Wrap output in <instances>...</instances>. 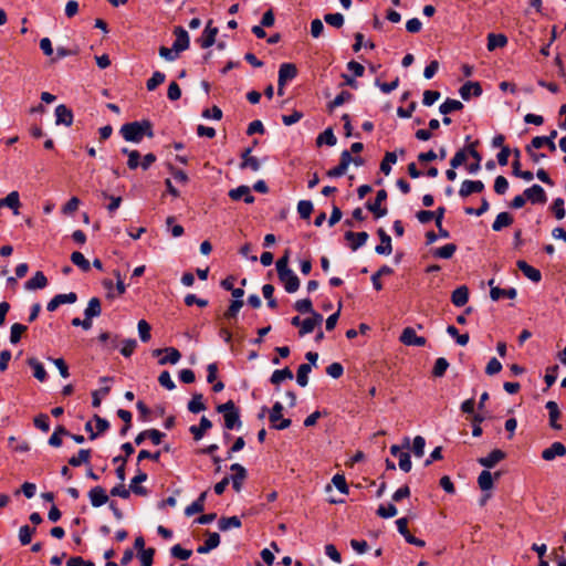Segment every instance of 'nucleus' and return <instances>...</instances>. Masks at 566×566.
Here are the masks:
<instances>
[{"label":"nucleus","instance_id":"2","mask_svg":"<svg viewBox=\"0 0 566 566\" xmlns=\"http://www.w3.org/2000/svg\"><path fill=\"white\" fill-rule=\"evenodd\" d=\"M216 409L223 415L224 427L228 430L241 427L240 412L232 400L218 405Z\"/></svg>","mask_w":566,"mask_h":566},{"label":"nucleus","instance_id":"13","mask_svg":"<svg viewBox=\"0 0 566 566\" xmlns=\"http://www.w3.org/2000/svg\"><path fill=\"white\" fill-rule=\"evenodd\" d=\"M494 284V280L491 279L489 281V285L491 287V291H490V296L493 301H499L501 297H507V298H515L516 295H517V292L514 287H510V289H501L499 286H493Z\"/></svg>","mask_w":566,"mask_h":566},{"label":"nucleus","instance_id":"24","mask_svg":"<svg viewBox=\"0 0 566 566\" xmlns=\"http://www.w3.org/2000/svg\"><path fill=\"white\" fill-rule=\"evenodd\" d=\"M56 125L71 126L73 123V113L64 104L57 105L55 108Z\"/></svg>","mask_w":566,"mask_h":566},{"label":"nucleus","instance_id":"1","mask_svg":"<svg viewBox=\"0 0 566 566\" xmlns=\"http://www.w3.org/2000/svg\"><path fill=\"white\" fill-rule=\"evenodd\" d=\"M120 134L126 142L140 143L145 136L154 137L153 124L148 119L126 123L120 127Z\"/></svg>","mask_w":566,"mask_h":566},{"label":"nucleus","instance_id":"25","mask_svg":"<svg viewBox=\"0 0 566 566\" xmlns=\"http://www.w3.org/2000/svg\"><path fill=\"white\" fill-rule=\"evenodd\" d=\"M229 197L238 201L240 199H243L247 203H253L254 202V196L251 195V190L248 186H240L235 189H231L229 191Z\"/></svg>","mask_w":566,"mask_h":566},{"label":"nucleus","instance_id":"6","mask_svg":"<svg viewBox=\"0 0 566 566\" xmlns=\"http://www.w3.org/2000/svg\"><path fill=\"white\" fill-rule=\"evenodd\" d=\"M350 163H352V155H350V151H348V150H344V151L340 154V160H339V164H338L336 167H334V168L329 169V170L326 172V175H327L328 177H331V178H337V177H340V176H343V175L346 172V170H347V168H348V166H349V164H350Z\"/></svg>","mask_w":566,"mask_h":566},{"label":"nucleus","instance_id":"10","mask_svg":"<svg viewBox=\"0 0 566 566\" xmlns=\"http://www.w3.org/2000/svg\"><path fill=\"white\" fill-rule=\"evenodd\" d=\"M176 40L172 44L176 53H180L189 48V35L182 27H176L174 30Z\"/></svg>","mask_w":566,"mask_h":566},{"label":"nucleus","instance_id":"5","mask_svg":"<svg viewBox=\"0 0 566 566\" xmlns=\"http://www.w3.org/2000/svg\"><path fill=\"white\" fill-rule=\"evenodd\" d=\"M399 340L406 345V346H424L427 343V339L422 336H418L416 334V331L412 327H406L400 337Z\"/></svg>","mask_w":566,"mask_h":566},{"label":"nucleus","instance_id":"39","mask_svg":"<svg viewBox=\"0 0 566 566\" xmlns=\"http://www.w3.org/2000/svg\"><path fill=\"white\" fill-rule=\"evenodd\" d=\"M28 365L33 369V376L40 380L44 381L46 379V371L43 365L35 358L31 357L28 359Z\"/></svg>","mask_w":566,"mask_h":566},{"label":"nucleus","instance_id":"42","mask_svg":"<svg viewBox=\"0 0 566 566\" xmlns=\"http://www.w3.org/2000/svg\"><path fill=\"white\" fill-rule=\"evenodd\" d=\"M218 525H219V530L224 532V531H228L231 527L240 528L242 523H241V520L238 516H230V517H221L219 520Z\"/></svg>","mask_w":566,"mask_h":566},{"label":"nucleus","instance_id":"35","mask_svg":"<svg viewBox=\"0 0 566 566\" xmlns=\"http://www.w3.org/2000/svg\"><path fill=\"white\" fill-rule=\"evenodd\" d=\"M507 44L506 35L499 33H490L488 35V50L494 51L497 48H504Z\"/></svg>","mask_w":566,"mask_h":566},{"label":"nucleus","instance_id":"53","mask_svg":"<svg viewBox=\"0 0 566 566\" xmlns=\"http://www.w3.org/2000/svg\"><path fill=\"white\" fill-rule=\"evenodd\" d=\"M297 212L302 219H310L313 212V203L310 200H301L297 203Z\"/></svg>","mask_w":566,"mask_h":566},{"label":"nucleus","instance_id":"28","mask_svg":"<svg viewBox=\"0 0 566 566\" xmlns=\"http://www.w3.org/2000/svg\"><path fill=\"white\" fill-rule=\"evenodd\" d=\"M211 427H212V422L207 417H202L200 419L199 426H191L189 431L192 433L193 439L196 441H198V440L202 439L206 431L209 430Z\"/></svg>","mask_w":566,"mask_h":566},{"label":"nucleus","instance_id":"56","mask_svg":"<svg viewBox=\"0 0 566 566\" xmlns=\"http://www.w3.org/2000/svg\"><path fill=\"white\" fill-rule=\"evenodd\" d=\"M449 367V363L446 358L440 357L436 360L433 369H432V376L434 377H442L447 369Z\"/></svg>","mask_w":566,"mask_h":566},{"label":"nucleus","instance_id":"17","mask_svg":"<svg viewBox=\"0 0 566 566\" xmlns=\"http://www.w3.org/2000/svg\"><path fill=\"white\" fill-rule=\"evenodd\" d=\"M557 137V130L553 129L548 136H536L532 139V146L538 149L543 147V144H546L551 153L556 151V145L554 139Z\"/></svg>","mask_w":566,"mask_h":566},{"label":"nucleus","instance_id":"36","mask_svg":"<svg viewBox=\"0 0 566 566\" xmlns=\"http://www.w3.org/2000/svg\"><path fill=\"white\" fill-rule=\"evenodd\" d=\"M513 221L514 219L512 214H510L509 212H501L496 216L492 224V229L494 231H500L505 227H510L513 223Z\"/></svg>","mask_w":566,"mask_h":566},{"label":"nucleus","instance_id":"3","mask_svg":"<svg viewBox=\"0 0 566 566\" xmlns=\"http://www.w3.org/2000/svg\"><path fill=\"white\" fill-rule=\"evenodd\" d=\"M396 525L398 528V532L405 537L406 542L418 546L423 547L426 545L424 541L415 537L408 530V518L407 517H400L396 521Z\"/></svg>","mask_w":566,"mask_h":566},{"label":"nucleus","instance_id":"14","mask_svg":"<svg viewBox=\"0 0 566 566\" xmlns=\"http://www.w3.org/2000/svg\"><path fill=\"white\" fill-rule=\"evenodd\" d=\"M88 497H90L91 504L94 507H99V506L106 504L109 500L108 495L106 494L105 489L99 485L94 486L93 489L90 490Z\"/></svg>","mask_w":566,"mask_h":566},{"label":"nucleus","instance_id":"32","mask_svg":"<svg viewBox=\"0 0 566 566\" xmlns=\"http://www.w3.org/2000/svg\"><path fill=\"white\" fill-rule=\"evenodd\" d=\"M207 494H208V491H203L195 502H192L189 506L186 507L185 514L187 516H191L196 513L203 512Z\"/></svg>","mask_w":566,"mask_h":566},{"label":"nucleus","instance_id":"48","mask_svg":"<svg viewBox=\"0 0 566 566\" xmlns=\"http://www.w3.org/2000/svg\"><path fill=\"white\" fill-rule=\"evenodd\" d=\"M71 261L83 272H88L91 269L90 262L85 259L84 254L78 251H75L71 254Z\"/></svg>","mask_w":566,"mask_h":566},{"label":"nucleus","instance_id":"63","mask_svg":"<svg viewBox=\"0 0 566 566\" xmlns=\"http://www.w3.org/2000/svg\"><path fill=\"white\" fill-rule=\"evenodd\" d=\"M552 211L556 219L562 220L565 218L566 211L564 208V200L562 198H556L552 205Z\"/></svg>","mask_w":566,"mask_h":566},{"label":"nucleus","instance_id":"29","mask_svg":"<svg viewBox=\"0 0 566 566\" xmlns=\"http://www.w3.org/2000/svg\"><path fill=\"white\" fill-rule=\"evenodd\" d=\"M546 409L548 410L549 426L555 430H560L562 426L557 422V420L560 416V411H559L557 402L552 401V400L548 401L546 403Z\"/></svg>","mask_w":566,"mask_h":566},{"label":"nucleus","instance_id":"38","mask_svg":"<svg viewBox=\"0 0 566 566\" xmlns=\"http://www.w3.org/2000/svg\"><path fill=\"white\" fill-rule=\"evenodd\" d=\"M463 108V104L458 99L447 98L444 103H442L439 107V111L443 115H448L452 112L461 111Z\"/></svg>","mask_w":566,"mask_h":566},{"label":"nucleus","instance_id":"60","mask_svg":"<svg viewBox=\"0 0 566 566\" xmlns=\"http://www.w3.org/2000/svg\"><path fill=\"white\" fill-rule=\"evenodd\" d=\"M324 20L334 28H342L344 24V15L342 13H327L324 15Z\"/></svg>","mask_w":566,"mask_h":566},{"label":"nucleus","instance_id":"19","mask_svg":"<svg viewBox=\"0 0 566 566\" xmlns=\"http://www.w3.org/2000/svg\"><path fill=\"white\" fill-rule=\"evenodd\" d=\"M566 454V447L562 442H554L549 448L542 452V458L545 461H553L556 457H564Z\"/></svg>","mask_w":566,"mask_h":566},{"label":"nucleus","instance_id":"37","mask_svg":"<svg viewBox=\"0 0 566 566\" xmlns=\"http://www.w3.org/2000/svg\"><path fill=\"white\" fill-rule=\"evenodd\" d=\"M92 455L91 449H81L77 455H74L69 459V464L72 467H80L82 464L88 463Z\"/></svg>","mask_w":566,"mask_h":566},{"label":"nucleus","instance_id":"8","mask_svg":"<svg viewBox=\"0 0 566 566\" xmlns=\"http://www.w3.org/2000/svg\"><path fill=\"white\" fill-rule=\"evenodd\" d=\"M524 196L531 203L543 205L547 201L546 192L539 185H533L532 187L525 189Z\"/></svg>","mask_w":566,"mask_h":566},{"label":"nucleus","instance_id":"49","mask_svg":"<svg viewBox=\"0 0 566 566\" xmlns=\"http://www.w3.org/2000/svg\"><path fill=\"white\" fill-rule=\"evenodd\" d=\"M397 155L394 151H387L384 159L380 163V170L388 175L391 170V164H396Z\"/></svg>","mask_w":566,"mask_h":566},{"label":"nucleus","instance_id":"61","mask_svg":"<svg viewBox=\"0 0 566 566\" xmlns=\"http://www.w3.org/2000/svg\"><path fill=\"white\" fill-rule=\"evenodd\" d=\"M376 513L379 517L390 518L397 514V507L391 503H389L387 506L379 505Z\"/></svg>","mask_w":566,"mask_h":566},{"label":"nucleus","instance_id":"51","mask_svg":"<svg viewBox=\"0 0 566 566\" xmlns=\"http://www.w3.org/2000/svg\"><path fill=\"white\" fill-rule=\"evenodd\" d=\"M28 329L25 325H22L20 323H14L11 326L10 331V342L12 344H18L21 339L22 334Z\"/></svg>","mask_w":566,"mask_h":566},{"label":"nucleus","instance_id":"54","mask_svg":"<svg viewBox=\"0 0 566 566\" xmlns=\"http://www.w3.org/2000/svg\"><path fill=\"white\" fill-rule=\"evenodd\" d=\"M294 308L302 313V314H305V313H310V314H313V313H316L314 310H313V303L310 298H303V300H298L294 303Z\"/></svg>","mask_w":566,"mask_h":566},{"label":"nucleus","instance_id":"40","mask_svg":"<svg viewBox=\"0 0 566 566\" xmlns=\"http://www.w3.org/2000/svg\"><path fill=\"white\" fill-rule=\"evenodd\" d=\"M457 251V245L454 243H448L441 248H438L432 251V255L439 259H451Z\"/></svg>","mask_w":566,"mask_h":566},{"label":"nucleus","instance_id":"31","mask_svg":"<svg viewBox=\"0 0 566 566\" xmlns=\"http://www.w3.org/2000/svg\"><path fill=\"white\" fill-rule=\"evenodd\" d=\"M46 285L48 279L41 271H38L30 280L25 282L27 290L44 289Z\"/></svg>","mask_w":566,"mask_h":566},{"label":"nucleus","instance_id":"4","mask_svg":"<svg viewBox=\"0 0 566 566\" xmlns=\"http://www.w3.org/2000/svg\"><path fill=\"white\" fill-rule=\"evenodd\" d=\"M387 199V191L385 189L378 190L374 202H367L366 208L374 213L375 218H381L387 214V208H381V202Z\"/></svg>","mask_w":566,"mask_h":566},{"label":"nucleus","instance_id":"27","mask_svg":"<svg viewBox=\"0 0 566 566\" xmlns=\"http://www.w3.org/2000/svg\"><path fill=\"white\" fill-rule=\"evenodd\" d=\"M469 301V289L465 285L457 287L451 294V302L453 305L461 307Z\"/></svg>","mask_w":566,"mask_h":566},{"label":"nucleus","instance_id":"58","mask_svg":"<svg viewBox=\"0 0 566 566\" xmlns=\"http://www.w3.org/2000/svg\"><path fill=\"white\" fill-rule=\"evenodd\" d=\"M117 416L124 421V426L120 429V434L125 436L128 432L129 428H130L132 413L128 410L118 409L117 410Z\"/></svg>","mask_w":566,"mask_h":566},{"label":"nucleus","instance_id":"46","mask_svg":"<svg viewBox=\"0 0 566 566\" xmlns=\"http://www.w3.org/2000/svg\"><path fill=\"white\" fill-rule=\"evenodd\" d=\"M202 394H193L191 400L188 402V410L192 413L206 410V405L202 402Z\"/></svg>","mask_w":566,"mask_h":566},{"label":"nucleus","instance_id":"55","mask_svg":"<svg viewBox=\"0 0 566 566\" xmlns=\"http://www.w3.org/2000/svg\"><path fill=\"white\" fill-rule=\"evenodd\" d=\"M353 97L352 93L348 91H342L329 104V111H333L335 107L343 105L345 102L350 101Z\"/></svg>","mask_w":566,"mask_h":566},{"label":"nucleus","instance_id":"57","mask_svg":"<svg viewBox=\"0 0 566 566\" xmlns=\"http://www.w3.org/2000/svg\"><path fill=\"white\" fill-rule=\"evenodd\" d=\"M242 306H243L242 300H233L231 302L230 306L228 307V310L223 314L224 318L231 319V318L237 317V315Z\"/></svg>","mask_w":566,"mask_h":566},{"label":"nucleus","instance_id":"20","mask_svg":"<svg viewBox=\"0 0 566 566\" xmlns=\"http://www.w3.org/2000/svg\"><path fill=\"white\" fill-rule=\"evenodd\" d=\"M322 322L323 316L319 313H313L311 317H307L302 322V326L298 331L300 336L312 333L317 325H321Z\"/></svg>","mask_w":566,"mask_h":566},{"label":"nucleus","instance_id":"33","mask_svg":"<svg viewBox=\"0 0 566 566\" xmlns=\"http://www.w3.org/2000/svg\"><path fill=\"white\" fill-rule=\"evenodd\" d=\"M164 350H165L166 356L161 357L158 360L159 365H166V364L175 365L180 360L181 354L177 348L166 347V348H164Z\"/></svg>","mask_w":566,"mask_h":566},{"label":"nucleus","instance_id":"16","mask_svg":"<svg viewBox=\"0 0 566 566\" xmlns=\"http://www.w3.org/2000/svg\"><path fill=\"white\" fill-rule=\"evenodd\" d=\"M484 190V184L481 180H464L459 190V195L462 198H467L474 192H482Z\"/></svg>","mask_w":566,"mask_h":566},{"label":"nucleus","instance_id":"45","mask_svg":"<svg viewBox=\"0 0 566 566\" xmlns=\"http://www.w3.org/2000/svg\"><path fill=\"white\" fill-rule=\"evenodd\" d=\"M337 139L333 133V129L331 127L326 128L322 134L318 135L316 138V145L322 146L323 144H326L328 146H334L336 144Z\"/></svg>","mask_w":566,"mask_h":566},{"label":"nucleus","instance_id":"34","mask_svg":"<svg viewBox=\"0 0 566 566\" xmlns=\"http://www.w3.org/2000/svg\"><path fill=\"white\" fill-rule=\"evenodd\" d=\"M8 207L13 210L14 214H18L20 208V199L18 191H11L6 198L0 200V208Z\"/></svg>","mask_w":566,"mask_h":566},{"label":"nucleus","instance_id":"43","mask_svg":"<svg viewBox=\"0 0 566 566\" xmlns=\"http://www.w3.org/2000/svg\"><path fill=\"white\" fill-rule=\"evenodd\" d=\"M292 378H293V373L291 371V369L289 367H285L283 369L274 370L270 378V381L273 385H280L283 380L292 379Z\"/></svg>","mask_w":566,"mask_h":566},{"label":"nucleus","instance_id":"9","mask_svg":"<svg viewBox=\"0 0 566 566\" xmlns=\"http://www.w3.org/2000/svg\"><path fill=\"white\" fill-rule=\"evenodd\" d=\"M344 238L348 242L349 248L353 251H356L366 243V241L368 240V233L365 231H361V232L347 231V232H345Z\"/></svg>","mask_w":566,"mask_h":566},{"label":"nucleus","instance_id":"30","mask_svg":"<svg viewBox=\"0 0 566 566\" xmlns=\"http://www.w3.org/2000/svg\"><path fill=\"white\" fill-rule=\"evenodd\" d=\"M147 480V474L145 472L139 471L136 476L132 479L129 489L133 493L137 495H147L148 491L146 488L140 486L139 483L145 482Z\"/></svg>","mask_w":566,"mask_h":566},{"label":"nucleus","instance_id":"12","mask_svg":"<svg viewBox=\"0 0 566 566\" xmlns=\"http://www.w3.org/2000/svg\"><path fill=\"white\" fill-rule=\"evenodd\" d=\"M297 75V67L293 63H283L279 70V80L277 84L280 86H284L287 81L293 80Z\"/></svg>","mask_w":566,"mask_h":566},{"label":"nucleus","instance_id":"11","mask_svg":"<svg viewBox=\"0 0 566 566\" xmlns=\"http://www.w3.org/2000/svg\"><path fill=\"white\" fill-rule=\"evenodd\" d=\"M211 24H212V21L210 20L207 23L202 35L198 39V43L200 44V46L202 49H208L211 45H213L216 42V36L218 34V28L212 27Z\"/></svg>","mask_w":566,"mask_h":566},{"label":"nucleus","instance_id":"26","mask_svg":"<svg viewBox=\"0 0 566 566\" xmlns=\"http://www.w3.org/2000/svg\"><path fill=\"white\" fill-rule=\"evenodd\" d=\"M279 280L283 283L284 289L287 293H294L300 287V280L293 271L279 276Z\"/></svg>","mask_w":566,"mask_h":566},{"label":"nucleus","instance_id":"7","mask_svg":"<svg viewBox=\"0 0 566 566\" xmlns=\"http://www.w3.org/2000/svg\"><path fill=\"white\" fill-rule=\"evenodd\" d=\"M230 470L233 472L231 476H229L230 481L232 482V488L239 492L242 488V484L244 480L247 479V470L243 465L239 463H234L230 467Z\"/></svg>","mask_w":566,"mask_h":566},{"label":"nucleus","instance_id":"15","mask_svg":"<svg viewBox=\"0 0 566 566\" xmlns=\"http://www.w3.org/2000/svg\"><path fill=\"white\" fill-rule=\"evenodd\" d=\"M506 458V453L502 451L501 449H494L492 450L486 457L480 458L478 462L485 468H493L495 467L500 461L504 460Z\"/></svg>","mask_w":566,"mask_h":566},{"label":"nucleus","instance_id":"50","mask_svg":"<svg viewBox=\"0 0 566 566\" xmlns=\"http://www.w3.org/2000/svg\"><path fill=\"white\" fill-rule=\"evenodd\" d=\"M165 74L159 72V71H156L153 73L151 77L148 78V81L146 82V87L148 91H154L155 88H157L160 84H163L165 82Z\"/></svg>","mask_w":566,"mask_h":566},{"label":"nucleus","instance_id":"41","mask_svg":"<svg viewBox=\"0 0 566 566\" xmlns=\"http://www.w3.org/2000/svg\"><path fill=\"white\" fill-rule=\"evenodd\" d=\"M102 312L101 307V301L97 297H92L88 302L87 307L84 311V315L87 316V318H93L96 316H99Z\"/></svg>","mask_w":566,"mask_h":566},{"label":"nucleus","instance_id":"59","mask_svg":"<svg viewBox=\"0 0 566 566\" xmlns=\"http://www.w3.org/2000/svg\"><path fill=\"white\" fill-rule=\"evenodd\" d=\"M289 250L285 251L284 255L276 262L277 276H282L292 270L289 268Z\"/></svg>","mask_w":566,"mask_h":566},{"label":"nucleus","instance_id":"62","mask_svg":"<svg viewBox=\"0 0 566 566\" xmlns=\"http://www.w3.org/2000/svg\"><path fill=\"white\" fill-rule=\"evenodd\" d=\"M332 482L339 492L343 494H348L349 489L343 474H335L332 479Z\"/></svg>","mask_w":566,"mask_h":566},{"label":"nucleus","instance_id":"44","mask_svg":"<svg viewBox=\"0 0 566 566\" xmlns=\"http://www.w3.org/2000/svg\"><path fill=\"white\" fill-rule=\"evenodd\" d=\"M312 370L311 364H302L296 373V381L301 387H305L308 382V374Z\"/></svg>","mask_w":566,"mask_h":566},{"label":"nucleus","instance_id":"18","mask_svg":"<svg viewBox=\"0 0 566 566\" xmlns=\"http://www.w3.org/2000/svg\"><path fill=\"white\" fill-rule=\"evenodd\" d=\"M479 145V140H475L473 143H471L470 145H468L464 149H465V153L468 155H470L473 159H476V163H471L470 165L467 166V169L469 172L471 174H474L476 171L480 170L481 166V160H482V156L481 154L476 150V146Z\"/></svg>","mask_w":566,"mask_h":566},{"label":"nucleus","instance_id":"47","mask_svg":"<svg viewBox=\"0 0 566 566\" xmlns=\"http://www.w3.org/2000/svg\"><path fill=\"white\" fill-rule=\"evenodd\" d=\"M478 484L482 491L491 490L494 485L492 473L486 470L482 471L478 478Z\"/></svg>","mask_w":566,"mask_h":566},{"label":"nucleus","instance_id":"52","mask_svg":"<svg viewBox=\"0 0 566 566\" xmlns=\"http://www.w3.org/2000/svg\"><path fill=\"white\" fill-rule=\"evenodd\" d=\"M35 533L34 527H30L29 525H23L19 530V539L22 545H28L31 543L32 536Z\"/></svg>","mask_w":566,"mask_h":566},{"label":"nucleus","instance_id":"22","mask_svg":"<svg viewBox=\"0 0 566 566\" xmlns=\"http://www.w3.org/2000/svg\"><path fill=\"white\" fill-rule=\"evenodd\" d=\"M377 234L380 239V244L375 248L376 253L378 254H390L392 252L391 238L387 234V232L379 228L377 230Z\"/></svg>","mask_w":566,"mask_h":566},{"label":"nucleus","instance_id":"64","mask_svg":"<svg viewBox=\"0 0 566 566\" xmlns=\"http://www.w3.org/2000/svg\"><path fill=\"white\" fill-rule=\"evenodd\" d=\"M155 549L149 547L146 551L139 552L138 557L142 566H151L154 562Z\"/></svg>","mask_w":566,"mask_h":566},{"label":"nucleus","instance_id":"21","mask_svg":"<svg viewBox=\"0 0 566 566\" xmlns=\"http://www.w3.org/2000/svg\"><path fill=\"white\" fill-rule=\"evenodd\" d=\"M516 266L531 281H533L535 283L541 281L542 274H541L539 270H537L534 266L530 265L526 261L518 260L516 262Z\"/></svg>","mask_w":566,"mask_h":566},{"label":"nucleus","instance_id":"23","mask_svg":"<svg viewBox=\"0 0 566 566\" xmlns=\"http://www.w3.org/2000/svg\"><path fill=\"white\" fill-rule=\"evenodd\" d=\"M460 95L464 101L470 99L473 95L475 97L482 94V87L479 82H467L460 87Z\"/></svg>","mask_w":566,"mask_h":566}]
</instances>
